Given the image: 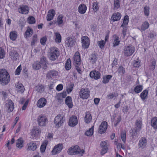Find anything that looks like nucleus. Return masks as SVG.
<instances>
[{
	"instance_id": "obj_1",
	"label": "nucleus",
	"mask_w": 157,
	"mask_h": 157,
	"mask_svg": "<svg viewBox=\"0 0 157 157\" xmlns=\"http://www.w3.org/2000/svg\"><path fill=\"white\" fill-rule=\"evenodd\" d=\"M10 75L5 69H0V84L2 86L8 84L10 81Z\"/></svg>"
},
{
	"instance_id": "obj_2",
	"label": "nucleus",
	"mask_w": 157,
	"mask_h": 157,
	"mask_svg": "<svg viewBox=\"0 0 157 157\" xmlns=\"http://www.w3.org/2000/svg\"><path fill=\"white\" fill-rule=\"evenodd\" d=\"M50 52L48 54L50 60L54 61L58 59L59 55V49L55 47H52L50 48Z\"/></svg>"
},
{
	"instance_id": "obj_3",
	"label": "nucleus",
	"mask_w": 157,
	"mask_h": 157,
	"mask_svg": "<svg viewBox=\"0 0 157 157\" xmlns=\"http://www.w3.org/2000/svg\"><path fill=\"white\" fill-rule=\"evenodd\" d=\"M37 121L40 126H45L48 122L47 117L43 115H40L37 117Z\"/></svg>"
},
{
	"instance_id": "obj_4",
	"label": "nucleus",
	"mask_w": 157,
	"mask_h": 157,
	"mask_svg": "<svg viewBox=\"0 0 157 157\" xmlns=\"http://www.w3.org/2000/svg\"><path fill=\"white\" fill-rule=\"evenodd\" d=\"M134 51L135 48L132 45L124 46L123 50L124 55L127 57L132 55Z\"/></svg>"
},
{
	"instance_id": "obj_5",
	"label": "nucleus",
	"mask_w": 157,
	"mask_h": 157,
	"mask_svg": "<svg viewBox=\"0 0 157 157\" xmlns=\"http://www.w3.org/2000/svg\"><path fill=\"white\" fill-rule=\"evenodd\" d=\"M80 97L82 99H86L90 96V91L87 88L81 89L79 92Z\"/></svg>"
},
{
	"instance_id": "obj_6",
	"label": "nucleus",
	"mask_w": 157,
	"mask_h": 157,
	"mask_svg": "<svg viewBox=\"0 0 157 157\" xmlns=\"http://www.w3.org/2000/svg\"><path fill=\"white\" fill-rule=\"evenodd\" d=\"M81 152V149L79 147L76 145L70 147L67 151V153L69 155H73L79 154Z\"/></svg>"
},
{
	"instance_id": "obj_7",
	"label": "nucleus",
	"mask_w": 157,
	"mask_h": 157,
	"mask_svg": "<svg viewBox=\"0 0 157 157\" xmlns=\"http://www.w3.org/2000/svg\"><path fill=\"white\" fill-rule=\"evenodd\" d=\"M142 124V121L140 119L137 120L136 122L135 129L132 130V136H134L136 133L139 132L141 128Z\"/></svg>"
},
{
	"instance_id": "obj_8",
	"label": "nucleus",
	"mask_w": 157,
	"mask_h": 157,
	"mask_svg": "<svg viewBox=\"0 0 157 157\" xmlns=\"http://www.w3.org/2000/svg\"><path fill=\"white\" fill-rule=\"evenodd\" d=\"M63 118L60 115H57L55 118L54 122L55 124V127L59 128L63 122Z\"/></svg>"
},
{
	"instance_id": "obj_9",
	"label": "nucleus",
	"mask_w": 157,
	"mask_h": 157,
	"mask_svg": "<svg viewBox=\"0 0 157 157\" xmlns=\"http://www.w3.org/2000/svg\"><path fill=\"white\" fill-rule=\"evenodd\" d=\"M18 10L20 13L27 14L29 13V6L26 5H22L19 6Z\"/></svg>"
},
{
	"instance_id": "obj_10",
	"label": "nucleus",
	"mask_w": 157,
	"mask_h": 157,
	"mask_svg": "<svg viewBox=\"0 0 157 157\" xmlns=\"http://www.w3.org/2000/svg\"><path fill=\"white\" fill-rule=\"evenodd\" d=\"M82 47L85 48H87L90 45V40L88 37L84 36L81 38Z\"/></svg>"
},
{
	"instance_id": "obj_11",
	"label": "nucleus",
	"mask_w": 157,
	"mask_h": 157,
	"mask_svg": "<svg viewBox=\"0 0 157 157\" xmlns=\"http://www.w3.org/2000/svg\"><path fill=\"white\" fill-rule=\"evenodd\" d=\"M75 43V40L73 37H68L65 40V44L66 45L69 47H73Z\"/></svg>"
},
{
	"instance_id": "obj_12",
	"label": "nucleus",
	"mask_w": 157,
	"mask_h": 157,
	"mask_svg": "<svg viewBox=\"0 0 157 157\" xmlns=\"http://www.w3.org/2000/svg\"><path fill=\"white\" fill-rule=\"evenodd\" d=\"M63 148V145L61 144H59L56 145L53 148L52 153L53 155H56L59 153Z\"/></svg>"
},
{
	"instance_id": "obj_13",
	"label": "nucleus",
	"mask_w": 157,
	"mask_h": 157,
	"mask_svg": "<svg viewBox=\"0 0 157 157\" xmlns=\"http://www.w3.org/2000/svg\"><path fill=\"white\" fill-rule=\"evenodd\" d=\"M90 76L92 78L97 80L100 78L101 74L98 71L94 70L90 72Z\"/></svg>"
},
{
	"instance_id": "obj_14",
	"label": "nucleus",
	"mask_w": 157,
	"mask_h": 157,
	"mask_svg": "<svg viewBox=\"0 0 157 157\" xmlns=\"http://www.w3.org/2000/svg\"><path fill=\"white\" fill-rule=\"evenodd\" d=\"M101 150L100 153L101 155L105 154L108 151V147L106 143L104 141H102L100 144Z\"/></svg>"
},
{
	"instance_id": "obj_15",
	"label": "nucleus",
	"mask_w": 157,
	"mask_h": 157,
	"mask_svg": "<svg viewBox=\"0 0 157 157\" xmlns=\"http://www.w3.org/2000/svg\"><path fill=\"white\" fill-rule=\"evenodd\" d=\"M78 123L77 117L75 116H73L69 119L68 125L70 126L73 127L77 125Z\"/></svg>"
},
{
	"instance_id": "obj_16",
	"label": "nucleus",
	"mask_w": 157,
	"mask_h": 157,
	"mask_svg": "<svg viewBox=\"0 0 157 157\" xmlns=\"http://www.w3.org/2000/svg\"><path fill=\"white\" fill-rule=\"evenodd\" d=\"M107 127V123L106 121L101 122L99 128V132L102 134L104 133L106 131Z\"/></svg>"
},
{
	"instance_id": "obj_17",
	"label": "nucleus",
	"mask_w": 157,
	"mask_h": 157,
	"mask_svg": "<svg viewBox=\"0 0 157 157\" xmlns=\"http://www.w3.org/2000/svg\"><path fill=\"white\" fill-rule=\"evenodd\" d=\"M147 140L145 137H142L139 141L138 146L139 148L143 149L146 147L147 145Z\"/></svg>"
},
{
	"instance_id": "obj_18",
	"label": "nucleus",
	"mask_w": 157,
	"mask_h": 157,
	"mask_svg": "<svg viewBox=\"0 0 157 157\" xmlns=\"http://www.w3.org/2000/svg\"><path fill=\"white\" fill-rule=\"evenodd\" d=\"M47 103V100L44 98H40L37 101L36 105L39 108H41L44 107Z\"/></svg>"
},
{
	"instance_id": "obj_19",
	"label": "nucleus",
	"mask_w": 157,
	"mask_h": 157,
	"mask_svg": "<svg viewBox=\"0 0 157 157\" xmlns=\"http://www.w3.org/2000/svg\"><path fill=\"white\" fill-rule=\"evenodd\" d=\"M58 72L55 70H50L47 73L46 77L48 79H50L52 77L56 76L58 75Z\"/></svg>"
},
{
	"instance_id": "obj_20",
	"label": "nucleus",
	"mask_w": 157,
	"mask_h": 157,
	"mask_svg": "<svg viewBox=\"0 0 157 157\" xmlns=\"http://www.w3.org/2000/svg\"><path fill=\"white\" fill-rule=\"evenodd\" d=\"M55 15V11L53 9L50 10L48 12L47 16V20L49 21L53 19Z\"/></svg>"
},
{
	"instance_id": "obj_21",
	"label": "nucleus",
	"mask_w": 157,
	"mask_h": 157,
	"mask_svg": "<svg viewBox=\"0 0 157 157\" xmlns=\"http://www.w3.org/2000/svg\"><path fill=\"white\" fill-rule=\"evenodd\" d=\"M112 38L113 47H115L118 45L120 42L119 37L116 35L114 34L113 35Z\"/></svg>"
},
{
	"instance_id": "obj_22",
	"label": "nucleus",
	"mask_w": 157,
	"mask_h": 157,
	"mask_svg": "<svg viewBox=\"0 0 157 157\" xmlns=\"http://www.w3.org/2000/svg\"><path fill=\"white\" fill-rule=\"evenodd\" d=\"M74 64L81 63L80 55L78 52H75L73 57Z\"/></svg>"
},
{
	"instance_id": "obj_23",
	"label": "nucleus",
	"mask_w": 157,
	"mask_h": 157,
	"mask_svg": "<svg viewBox=\"0 0 157 157\" xmlns=\"http://www.w3.org/2000/svg\"><path fill=\"white\" fill-rule=\"evenodd\" d=\"M28 146L27 149L28 150L34 151L37 148V145L36 143L33 141H31L27 144Z\"/></svg>"
},
{
	"instance_id": "obj_24",
	"label": "nucleus",
	"mask_w": 157,
	"mask_h": 157,
	"mask_svg": "<svg viewBox=\"0 0 157 157\" xmlns=\"http://www.w3.org/2000/svg\"><path fill=\"white\" fill-rule=\"evenodd\" d=\"M121 17V14L119 12L113 13L111 17V19L113 21H119Z\"/></svg>"
},
{
	"instance_id": "obj_25",
	"label": "nucleus",
	"mask_w": 157,
	"mask_h": 157,
	"mask_svg": "<svg viewBox=\"0 0 157 157\" xmlns=\"http://www.w3.org/2000/svg\"><path fill=\"white\" fill-rule=\"evenodd\" d=\"M66 104L68 106L69 109L71 108L73 106L72 98L70 96H67L65 100Z\"/></svg>"
},
{
	"instance_id": "obj_26",
	"label": "nucleus",
	"mask_w": 157,
	"mask_h": 157,
	"mask_svg": "<svg viewBox=\"0 0 157 157\" xmlns=\"http://www.w3.org/2000/svg\"><path fill=\"white\" fill-rule=\"evenodd\" d=\"M6 105L8 112H10L13 111L14 108L13 103L11 100H9Z\"/></svg>"
},
{
	"instance_id": "obj_27",
	"label": "nucleus",
	"mask_w": 157,
	"mask_h": 157,
	"mask_svg": "<svg viewBox=\"0 0 157 157\" xmlns=\"http://www.w3.org/2000/svg\"><path fill=\"white\" fill-rule=\"evenodd\" d=\"M87 7L86 5L84 4L80 5L78 7V12L81 14L85 13Z\"/></svg>"
},
{
	"instance_id": "obj_28",
	"label": "nucleus",
	"mask_w": 157,
	"mask_h": 157,
	"mask_svg": "<svg viewBox=\"0 0 157 157\" xmlns=\"http://www.w3.org/2000/svg\"><path fill=\"white\" fill-rule=\"evenodd\" d=\"M10 56L11 59L16 60L19 58V55L15 50H12L10 53Z\"/></svg>"
},
{
	"instance_id": "obj_29",
	"label": "nucleus",
	"mask_w": 157,
	"mask_h": 157,
	"mask_svg": "<svg viewBox=\"0 0 157 157\" xmlns=\"http://www.w3.org/2000/svg\"><path fill=\"white\" fill-rule=\"evenodd\" d=\"M24 143L23 139L22 138L20 137L17 140L16 146L18 148L21 149L23 147Z\"/></svg>"
},
{
	"instance_id": "obj_30",
	"label": "nucleus",
	"mask_w": 157,
	"mask_h": 157,
	"mask_svg": "<svg viewBox=\"0 0 157 157\" xmlns=\"http://www.w3.org/2000/svg\"><path fill=\"white\" fill-rule=\"evenodd\" d=\"M16 90L18 92L22 93L24 91V88L23 85L21 83L17 82L15 85Z\"/></svg>"
},
{
	"instance_id": "obj_31",
	"label": "nucleus",
	"mask_w": 157,
	"mask_h": 157,
	"mask_svg": "<svg viewBox=\"0 0 157 157\" xmlns=\"http://www.w3.org/2000/svg\"><path fill=\"white\" fill-rule=\"evenodd\" d=\"M41 131L37 127H34L31 131L32 135L34 137L37 136L40 133Z\"/></svg>"
},
{
	"instance_id": "obj_32",
	"label": "nucleus",
	"mask_w": 157,
	"mask_h": 157,
	"mask_svg": "<svg viewBox=\"0 0 157 157\" xmlns=\"http://www.w3.org/2000/svg\"><path fill=\"white\" fill-rule=\"evenodd\" d=\"M85 122L87 124L90 122L92 120V117L89 112H86V115L84 117Z\"/></svg>"
},
{
	"instance_id": "obj_33",
	"label": "nucleus",
	"mask_w": 157,
	"mask_h": 157,
	"mask_svg": "<svg viewBox=\"0 0 157 157\" xmlns=\"http://www.w3.org/2000/svg\"><path fill=\"white\" fill-rule=\"evenodd\" d=\"M120 0H114L113 1V8L114 10H117L120 7Z\"/></svg>"
},
{
	"instance_id": "obj_34",
	"label": "nucleus",
	"mask_w": 157,
	"mask_h": 157,
	"mask_svg": "<svg viewBox=\"0 0 157 157\" xmlns=\"http://www.w3.org/2000/svg\"><path fill=\"white\" fill-rule=\"evenodd\" d=\"M33 33V30L32 29L28 27L25 33V38H27L28 37H29L32 35Z\"/></svg>"
},
{
	"instance_id": "obj_35",
	"label": "nucleus",
	"mask_w": 157,
	"mask_h": 157,
	"mask_svg": "<svg viewBox=\"0 0 157 157\" xmlns=\"http://www.w3.org/2000/svg\"><path fill=\"white\" fill-rule=\"evenodd\" d=\"M151 125L155 129H157V117H153L151 121Z\"/></svg>"
},
{
	"instance_id": "obj_36",
	"label": "nucleus",
	"mask_w": 157,
	"mask_h": 157,
	"mask_svg": "<svg viewBox=\"0 0 157 157\" xmlns=\"http://www.w3.org/2000/svg\"><path fill=\"white\" fill-rule=\"evenodd\" d=\"M17 32L15 31H12L10 33V39L12 40H15L17 37Z\"/></svg>"
},
{
	"instance_id": "obj_37",
	"label": "nucleus",
	"mask_w": 157,
	"mask_h": 157,
	"mask_svg": "<svg viewBox=\"0 0 157 157\" xmlns=\"http://www.w3.org/2000/svg\"><path fill=\"white\" fill-rule=\"evenodd\" d=\"M149 27V23L147 21H145L142 24L140 30L141 31H145Z\"/></svg>"
},
{
	"instance_id": "obj_38",
	"label": "nucleus",
	"mask_w": 157,
	"mask_h": 157,
	"mask_svg": "<svg viewBox=\"0 0 157 157\" xmlns=\"http://www.w3.org/2000/svg\"><path fill=\"white\" fill-rule=\"evenodd\" d=\"M112 77V76L110 75L104 76L102 78L103 80L102 82L103 83L106 84L108 83Z\"/></svg>"
},
{
	"instance_id": "obj_39",
	"label": "nucleus",
	"mask_w": 157,
	"mask_h": 157,
	"mask_svg": "<svg viewBox=\"0 0 157 157\" xmlns=\"http://www.w3.org/2000/svg\"><path fill=\"white\" fill-rule=\"evenodd\" d=\"M55 41L56 42L59 43L61 41V36L60 34L58 32L55 33Z\"/></svg>"
},
{
	"instance_id": "obj_40",
	"label": "nucleus",
	"mask_w": 157,
	"mask_h": 157,
	"mask_svg": "<svg viewBox=\"0 0 157 157\" xmlns=\"http://www.w3.org/2000/svg\"><path fill=\"white\" fill-rule=\"evenodd\" d=\"M35 89L38 92L40 93L43 92L44 89V86L42 85H38L35 87Z\"/></svg>"
},
{
	"instance_id": "obj_41",
	"label": "nucleus",
	"mask_w": 157,
	"mask_h": 157,
	"mask_svg": "<svg viewBox=\"0 0 157 157\" xmlns=\"http://www.w3.org/2000/svg\"><path fill=\"white\" fill-rule=\"evenodd\" d=\"M148 93V91L147 90H144L140 94V97L141 99L144 100L147 98V97Z\"/></svg>"
},
{
	"instance_id": "obj_42",
	"label": "nucleus",
	"mask_w": 157,
	"mask_h": 157,
	"mask_svg": "<svg viewBox=\"0 0 157 157\" xmlns=\"http://www.w3.org/2000/svg\"><path fill=\"white\" fill-rule=\"evenodd\" d=\"M89 59L92 63H95L97 60L96 55L94 53L91 54L90 55Z\"/></svg>"
},
{
	"instance_id": "obj_43",
	"label": "nucleus",
	"mask_w": 157,
	"mask_h": 157,
	"mask_svg": "<svg viewBox=\"0 0 157 157\" xmlns=\"http://www.w3.org/2000/svg\"><path fill=\"white\" fill-rule=\"evenodd\" d=\"M92 8L94 12H96L99 9L98 3L97 1L95 0L93 3Z\"/></svg>"
},
{
	"instance_id": "obj_44",
	"label": "nucleus",
	"mask_w": 157,
	"mask_h": 157,
	"mask_svg": "<svg viewBox=\"0 0 157 157\" xmlns=\"http://www.w3.org/2000/svg\"><path fill=\"white\" fill-rule=\"evenodd\" d=\"M40 63L38 61L34 62L33 65V69L38 70L40 69L41 66L40 65Z\"/></svg>"
},
{
	"instance_id": "obj_45",
	"label": "nucleus",
	"mask_w": 157,
	"mask_h": 157,
	"mask_svg": "<svg viewBox=\"0 0 157 157\" xmlns=\"http://www.w3.org/2000/svg\"><path fill=\"white\" fill-rule=\"evenodd\" d=\"M38 38L37 35L35 34L32 37V40L31 41L30 45L31 46L34 45L37 42Z\"/></svg>"
},
{
	"instance_id": "obj_46",
	"label": "nucleus",
	"mask_w": 157,
	"mask_h": 157,
	"mask_svg": "<svg viewBox=\"0 0 157 157\" xmlns=\"http://www.w3.org/2000/svg\"><path fill=\"white\" fill-rule=\"evenodd\" d=\"M66 69L68 71L71 68V62L70 59H67L65 65Z\"/></svg>"
},
{
	"instance_id": "obj_47",
	"label": "nucleus",
	"mask_w": 157,
	"mask_h": 157,
	"mask_svg": "<svg viewBox=\"0 0 157 157\" xmlns=\"http://www.w3.org/2000/svg\"><path fill=\"white\" fill-rule=\"evenodd\" d=\"M48 143V141L45 140L42 144L40 147L41 152H44L45 151Z\"/></svg>"
},
{
	"instance_id": "obj_48",
	"label": "nucleus",
	"mask_w": 157,
	"mask_h": 157,
	"mask_svg": "<svg viewBox=\"0 0 157 157\" xmlns=\"http://www.w3.org/2000/svg\"><path fill=\"white\" fill-rule=\"evenodd\" d=\"M94 132V126H92L89 130L87 131L85 133V135L88 136H90L93 135Z\"/></svg>"
},
{
	"instance_id": "obj_49",
	"label": "nucleus",
	"mask_w": 157,
	"mask_h": 157,
	"mask_svg": "<svg viewBox=\"0 0 157 157\" xmlns=\"http://www.w3.org/2000/svg\"><path fill=\"white\" fill-rule=\"evenodd\" d=\"M140 61L139 59L138 58L137 59L133 61V65L135 67H139L140 66Z\"/></svg>"
},
{
	"instance_id": "obj_50",
	"label": "nucleus",
	"mask_w": 157,
	"mask_h": 157,
	"mask_svg": "<svg viewBox=\"0 0 157 157\" xmlns=\"http://www.w3.org/2000/svg\"><path fill=\"white\" fill-rule=\"evenodd\" d=\"M143 90V86L141 85L136 86L134 89V90L136 93H139L141 92Z\"/></svg>"
},
{
	"instance_id": "obj_51",
	"label": "nucleus",
	"mask_w": 157,
	"mask_h": 157,
	"mask_svg": "<svg viewBox=\"0 0 157 157\" xmlns=\"http://www.w3.org/2000/svg\"><path fill=\"white\" fill-rule=\"evenodd\" d=\"M74 65L75 66L76 69L77 70V71L78 73L81 74L82 72V71H81L82 65L81 63L75 64H74Z\"/></svg>"
},
{
	"instance_id": "obj_52",
	"label": "nucleus",
	"mask_w": 157,
	"mask_h": 157,
	"mask_svg": "<svg viewBox=\"0 0 157 157\" xmlns=\"http://www.w3.org/2000/svg\"><path fill=\"white\" fill-rule=\"evenodd\" d=\"M40 63L43 66L44 69L46 70L48 67V63L44 60V58L43 59H41L40 60Z\"/></svg>"
},
{
	"instance_id": "obj_53",
	"label": "nucleus",
	"mask_w": 157,
	"mask_h": 157,
	"mask_svg": "<svg viewBox=\"0 0 157 157\" xmlns=\"http://www.w3.org/2000/svg\"><path fill=\"white\" fill-rule=\"evenodd\" d=\"M117 71L119 74L122 75L125 72L124 68L122 66H120L118 69Z\"/></svg>"
},
{
	"instance_id": "obj_54",
	"label": "nucleus",
	"mask_w": 157,
	"mask_h": 157,
	"mask_svg": "<svg viewBox=\"0 0 157 157\" xmlns=\"http://www.w3.org/2000/svg\"><path fill=\"white\" fill-rule=\"evenodd\" d=\"M27 21L29 24H33L35 23V19L34 17L31 16L28 18Z\"/></svg>"
},
{
	"instance_id": "obj_55",
	"label": "nucleus",
	"mask_w": 157,
	"mask_h": 157,
	"mask_svg": "<svg viewBox=\"0 0 157 157\" xmlns=\"http://www.w3.org/2000/svg\"><path fill=\"white\" fill-rule=\"evenodd\" d=\"M105 44V42L103 40H101L98 42V45L101 49L104 48Z\"/></svg>"
},
{
	"instance_id": "obj_56",
	"label": "nucleus",
	"mask_w": 157,
	"mask_h": 157,
	"mask_svg": "<svg viewBox=\"0 0 157 157\" xmlns=\"http://www.w3.org/2000/svg\"><path fill=\"white\" fill-rule=\"evenodd\" d=\"M63 16L61 15H59L58 17L57 22L59 25L63 23Z\"/></svg>"
},
{
	"instance_id": "obj_57",
	"label": "nucleus",
	"mask_w": 157,
	"mask_h": 157,
	"mask_svg": "<svg viewBox=\"0 0 157 157\" xmlns=\"http://www.w3.org/2000/svg\"><path fill=\"white\" fill-rule=\"evenodd\" d=\"M47 38L46 36H43L40 39V43L42 45H45L47 40Z\"/></svg>"
},
{
	"instance_id": "obj_58",
	"label": "nucleus",
	"mask_w": 157,
	"mask_h": 157,
	"mask_svg": "<svg viewBox=\"0 0 157 157\" xmlns=\"http://www.w3.org/2000/svg\"><path fill=\"white\" fill-rule=\"evenodd\" d=\"M5 52L4 49L0 48V59H3L5 56Z\"/></svg>"
},
{
	"instance_id": "obj_59",
	"label": "nucleus",
	"mask_w": 157,
	"mask_h": 157,
	"mask_svg": "<svg viewBox=\"0 0 157 157\" xmlns=\"http://www.w3.org/2000/svg\"><path fill=\"white\" fill-rule=\"evenodd\" d=\"M121 138L123 142L125 143L126 140V135L125 132H121Z\"/></svg>"
},
{
	"instance_id": "obj_60",
	"label": "nucleus",
	"mask_w": 157,
	"mask_h": 157,
	"mask_svg": "<svg viewBox=\"0 0 157 157\" xmlns=\"http://www.w3.org/2000/svg\"><path fill=\"white\" fill-rule=\"evenodd\" d=\"M56 98L59 103H61L63 102V98L59 94L57 95Z\"/></svg>"
},
{
	"instance_id": "obj_61",
	"label": "nucleus",
	"mask_w": 157,
	"mask_h": 157,
	"mask_svg": "<svg viewBox=\"0 0 157 157\" xmlns=\"http://www.w3.org/2000/svg\"><path fill=\"white\" fill-rule=\"evenodd\" d=\"M115 93H110L107 96L106 98L108 99H111L113 98L114 97H116L117 95H116Z\"/></svg>"
},
{
	"instance_id": "obj_62",
	"label": "nucleus",
	"mask_w": 157,
	"mask_h": 157,
	"mask_svg": "<svg viewBox=\"0 0 157 157\" xmlns=\"http://www.w3.org/2000/svg\"><path fill=\"white\" fill-rule=\"evenodd\" d=\"M21 70V65L19 66L16 69V71H15V73L16 75H18L20 73Z\"/></svg>"
},
{
	"instance_id": "obj_63",
	"label": "nucleus",
	"mask_w": 157,
	"mask_h": 157,
	"mask_svg": "<svg viewBox=\"0 0 157 157\" xmlns=\"http://www.w3.org/2000/svg\"><path fill=\"white\" fill-rule=\"evenodd\" d=\"M156 36V34L154 32H151L149 34L148 37V38L151 39L153 38L155 36Z\"/></svg>"
},
{
	"instance_id": "obj_64",
	"label": "nucleus",
	"mask_w": 157,
	"mask_h": 157,
	"mask_svg": "<svg viewBox=\"0 0 157 157\" xmlns=\"http://www.w3.org/2000/svg\"><path fill=\"white\" fill-rule=\"evenodd\" d=\"M144 13L146 16H148L149 15V10L148 8L145 7L144 8Z\"/></svg>"
}]
</instances>
